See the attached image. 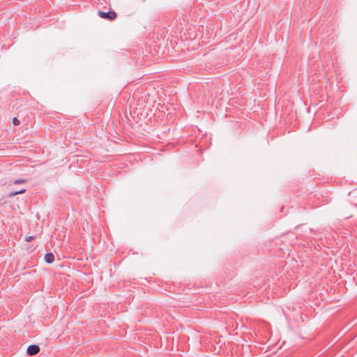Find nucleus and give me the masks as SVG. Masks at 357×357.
<instances>
[{"instance_id":"obj_4","label":"nucleus","mask_w":357,"mask_h":357,"mask_svg":"<svg viewBox=\"0 0 357 357\" xmlns=\"http://www.w3.org/2000/svg\"><path fill=\"white\" fill-rule=\"evenodd\" d=\"M26 192V189H22L17 191H13L10 193V196H15L17 195L22 194Z\"/></svg>"},{"instance_id":"obj_5","label":"nucleus","mask_w":357,"mask_h":357,"mask_svg":"<svg viewBox=\"0 0 357 357\" xmlns=\"http://www.w3.org/2000/svg\"><path fill=\"white\" fill-rule=\"evenodd\" d=\"M26 182V180H25V179H15L12 181V183L13 184H20V183H24Z\"/></svg>"},{"instance_id":"obj_6","label":"nucleus","mask_w":357,"mask_h":357,"mask_svg":"<svg viewBox=\"0 0 357 357\" xmlns=\"http://www.w3.org/2000/svg\"><path fill=\"white\" fill-rule=\"evenodd\" d=\"M13 123L15 126H18L20 123V121L18 120V119L17 117H14L13 119Z\"/></svg>"},{"instance_id":"obj_7","label":"nucleus","mask_w":357,"mask_h":357,"mask_svg":"<svg viewBox=\"0 0 357 357\" xmlns=\"http://www.w3.org/2000/svg\"><path fill=\"white\" fill-rule=\"evenodd\" d=\"M35 237L33 236H26L25 238V241L26 242H30Z\"/></svg>"},{"instance_id":"obj_1","label":"nucleus","mask_w":357,"mask_h":357,"mask_svg":"<svg viewBox=\"0 0 357 357\" xmlns=\"http://www.w3.org/2000/svg\"><path fill=\"white\" fill-rule=\"evenodd\" d=\"M98 16L102 19H106L108 20H114L116 17V13L114 11H109V12H103L101 10L98 11Z\"/></svg>"},{"instance_id":"obj_2","label":"nucleus","mask_w":357,"mask_h":357,"mask_svg":"<svg viewBox=\"0 0 357 357\" xmlns=\"http://www.w3.org/2000/svg\"><path fill=\"white\" fill-rule=\"evenodd\" d=\"M40 351L39 346L36 344L29 345L27 348L26 353L29 356H33L38 354Z\"/></svg>"},{"instance_id":"obj_3","label":"nucleus","mask_w":357,"mask_h":357,"mask_svg":"<svg viewBox=\"0 0 357 357\" xmlns=\"http://www.w3.org/2000/svg\"><path fill=\"white\" fill-rule=\"evenodd\" d=\"M45 260L48 264L52 263L54 261V255L52 252L47 253L45 255Z\"/></svg>"}]
</instances>
